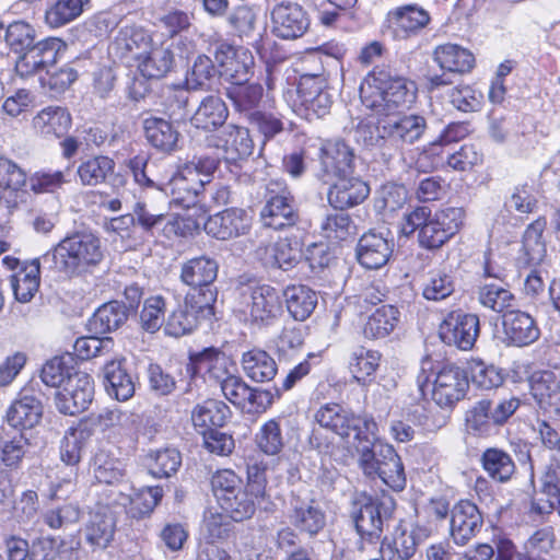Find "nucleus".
Wrapping results in <instances>:
<instances>
[{
    "label": "nucleus",
    "mask_w": 560,
    "mask_h": 560,
    "mask_svg": "<svg viewBox=\"0 0 560 560\" xmlns=\"http://www.w3.org/2000/svg\"><path fill=\"white\" fill-rule=\"evenodd\" d=\"M243 487L242 478L231 469L218 470L211 477V489L219 504Z\"/></svg>",
    "instance_id": "obj_64"
},
{
    "label": "nucleus",
    "mask_w": 560,
    "mask_h": 560,
    "mask_svg": "<svg viewBox=\"0 0 560 560\" xmlns=\"http://www.w3.org/2000/svg\"><path fill=\"white\" fill-rule=\"evenodd\" d=\"M323 235L330 241H345L355 234L357 228L348 213H329L320 224Z\"/></svg>",
    "instance_id": "obj_57"
},
{
    "label": "nucleus",
    "mask_w": 560,
    "mask_h": 560,
    "mask_svg": "<svg viewBox=\"0 0 560 560\" xmlns=\"http://www.w3.org/2000/svg\"><path fill=\"white\" fill-rule=\"evenodd\" d=\"M546 228V220L539 218L527 226L523 235V249L529 264H539L546 255V245L542 241V233Z\"/></svg>",
    "instance_id": "obj_55"
},
{
    "label": "nucleus",
    "mask_w": 560,
    "mask_h": 560,
    "mask_svg": "<svg viewBox=\"0 0 560 560\" xmlns=\"http://www.w3.org/2000/svg\"><path fill=\"white\" fill-rule=\"evenodd\" d=\"M394 250V240L381 232L364 233L357 245V258L366 269H378L385 266Z\"/></svg>",
    "instance_id": "obj_21"
},
{
    "label": "nucleus",
    "mask_w": 560,
    "mask_h": 560,
    "mask_svg": "<svg viewBox=\"0 0 560 560\" xmlns=\"http://www.w3.org/2000/svg\"><path fill=\"white\" fill-rule=\"evenodd\" d=\"M287 308L296 320H305L317 305L316 292L306 285H290L283 291Z\"/></svg>",
    "instance_id": "obj_43"
},
{
    "label": "nucleus",
    "mask_w": 560,
    "mask_h": 560,
    "mask_svg": "<svg viewBox=\"0 0 560 560\" xmlns=\"http://www.w3.org/2000/svg\"><path fill=\"white\" fill-rule=\"evenodd\" d=\"M71 126V116L60 106H49L42 109L33 118V127L37 133L46 138H60Z\"/></svg>",
    "instance_id": "obj_34"
},
{
    "label": "nucleus",
    "mask_w": 560,
    "mask_h": 560,
    "mask_svg": "<svg viewBox=\"0 0 560 560\" xmlns=\"http://www.w3.org/2000/svg\"><path fill=\"white\" fill-rule=\"evenodd\" d=\"M206 183L209 179L194 177L191 171L182 165L167 178L163 192L170 196V203L189 209L201 202Z\"/></svg>",
    "instance_id": "obj_16"
},
{
    "label": "nucleus",
    "mask_w": 560,
    "mask_h": 560,
    "mask_svg": "<svg viewBox=\"0 0 560 560\" xmlns=\"http://www.w3.org/2000/svg\"><path fill=\"white\" fill-rule=\"evenodd\" d=\"M228 97L232 101L236 110L241 113L255 112L262 97V88L258 83H238L226 90Z\"/></svg>",
    "instance_id": "obj_53"
},
{
    "label": "nucleus",
    "mask_w": 560,
    "mask_h": 560,
    "mask_svg": "<svg viewBox=\"0 0 560 560\" xmlns=\"http://www.w3.org/2000/svg\"><path fill=\"white\" fill-rule=\"evenodd\" d=\"M260 502L244 487L236 493L228 497L221 504V509L235 522H243L252 518L256 512V504Z\"/></svg>",
    "instance_id": "obj_52"
},
{
    "label": "nucleus",
    "mask_w": 560,
    "mask_h": 560,
    "mask_svg": "<svg viewBox=\"0 0 560 560\" xmlns=\"http://www.w3.org/2000/svg\"><path fill=\"white\" fill-rule=\"evenodd\" d=\"M372 439L360 441L355 445L360 453L359 466L363 474L372 479L380 478L395 491L404 490L406 475L399 455L389 444L377 443L372 445Z\"/></svg>",
    "instance_id": "obj_4"
},
{
    "label": "nucleus",
    "mask_w": 560,
    "mask_h": 560,
    "mask_svg": "<svg viewBox=\"0 0 560 560\" xmlns=\"http://www.w3.org/2000/svg\"><path fill=\"white\" fill-rule=\"evenodd\" d=\"M337 182L330 186L327 192L329 205L334 209L345 210L363 202L369 194L370 187L358 177L348 175L336 176Z\"/></svg>",
    "instance_id": "obj_23"
},
{
    "label": "nucleus",
    "mask_w": 560,
    "mask_h": 560,
    "mask_svg": "<svg viewBox=\"0 0 560 560\" xmlns=\"http://www.w3.org/2000/svg\"><path fill=\"white\" fill-rule=\"evenodd\" d=\"M480 463L488 476L498 482L509 481L516 470V465L511 454L499 447L485 450L481 454Z\"/></svg>",
    "instance_id": "obj_38"
},
{
    "label": "nucleus",
    "mask_w": 560,
    "mask_h": 560,
    "mask_svg": "<svg viewBox=\"0 0 560 560\" xmlns=\"http://www.w3.org/2000/svg\"><path fill=\"white\" fill-rule=\"evenodd\" d=\"M418 541L413 533L397 530L392 540H384L381 547L383 560H413Z\"/></svg>",
    "instance_id": "obj_48"
},
{
    "label": "nucleus",
    "mask_w": 560,
    "mask_h": 560,
    "mask_svg": "<svg viewBox=\"0 0 560 560\" xmlns=\"http://www.w3.org/2000/svg\"><path fill=\"white\" fill-rule=\"evenodd\" d=\"M258 448L267 455H277L284 446L279 421L270 419L264 423L255 439Z\"/></svg>",
    "instance_id": "obj_62"
},
{
    "label": "nucleus",
    "mask_w": 560,
    "mask_h": 560,
    "mask_svg": "<svg viewBox=\"0 0 560 560\" xmlns=\"http://www.w3.org/2000/svg\"><path fill=\"white\" fill-rule=\"evenodd\" d=\"M40 259L25 262L10 277L11 288L16 301L28 303L39 289Z\"/></svg>",
    "instance_id": "obj_31"
},
{
    "label": "nucleus",
    "mask_w": 560,
    "mask_h": 560,
    "mask_svg": "<svg viewBox=\"0 0 560 560\" xmlns=\"http://www.w3.org/2000/svg\"><path fill=\"white\" fill-rule=\"evenodd\" d=\"M455 281L451 270L445 267L429 271L422 288V295L428 301H442L451 296Z\"/></svg>",
    "instance_id": "obj_50"
},
{
    "label": "nucleus",
    "mask_w": 560,
    "mask_h": 560,
    "mask_svg": "<svg viewBox=\"0 0 560 560\" xmlns=\"http://www.w3.org/2000/svg\"><path fill=\"white\" fill-rule=\"evenodd\" d=\"M492 400L480 399L466 412V427L468 431L480 436L490 435L498 427L499 422L493 419Z\"/></svg>",
    "instance_id": "obj_46"
},
{
    "label": "nucleus",
    "mask_w": 560,
    "mask_h": 560,
    "mask_svg": "<svg viewBox=\"0 0 560 560\" xmlns=\"http://www.w3.org/2000/svg\"><path fill=\"white\" fill-rule=\"evenodd\" d=\"M126 304L110 301L101 305L89 320L90 330L95 334H107L119 329L128 319Z\"/></svg>",
    "instance_id": "obj_36"
},
{
    "label": "nucleus",
    "mask_w": 560,
    "mask_h": 560,
    "mask_svg": "<svg viewBox=\"0 0 560 560\" xmlns=\"http://www.w3.org/2000/svg\"><path fill=\"white\" fill-rule=\"evenodd\" d=\"M464 218L462 208L447 207L432 215L429 207L420 206L404 215L401 232L408 236L419 230V244L428 249H436L459 231Z\"/></svg>",
    "instance_id": "obj_2"
},
{
    "label": "nucleus",
    "mask_w": 560,
    "mask_h": 560,
    "mask_svg": "<svg viewBox=\"0 0 560 560\" xmlns=\"http://www.w3.org/2000/svg\"><path fill=\"white\" fill-rule=\"evenodd\" d=\"M388 19L398 31L404 32L407 36L417 34L431 20L429 12L418 4H407L390 10Z\"/></svg>",
    "instance_id": "obj_39"
},
{
    "label": "nucleus",
    "mask_w": 560,
    "mask_h": 560,
    "mask_svg": "<svg viewBox=\"0 0 560 560\" xmlns=\"http://www.w3.org/2000/svg\"><path fill=\"white\" fill-rule=\"evenodd\" d=\"M272 255L267 264L284 271L294 268L302 258L300 244L289 238H281L272 245Z\"/></svg>",
    "instance_id": "obj_56"
},
{
    "label": "nucleus",
    "mask_w": 560,
    "mask_h": 560,
    "mask_svg": "<svg viewBox=\"0 0 560 560\" xmlns=\"http://www.w3.org/2000/svg\"><path fill=\"white\" fill-rule=\"evenodd\" d=\"M26 172L14 161L0 156V189L4 197L18 198L24 192Z\"/></svg>",
    "instance_id": "obj_49"
},
{
    "label": "nucleus",
    "mask_w": 560,
    "mask_h": 560,
    "mask_svg": "<svg viewBox=\"0 0 560 560\" xmlns=\"http://www.w3.org/2000/svg\"><path fill=\"white\" fill-rule=\"evenodd\" d=\"M400 313L394 305H382L369 316L363 334L370 339L387 337L399 323Z\"/></svg>",
    "instance_id": "obj_45"
},
{
    "label": "nucleus",
    "mask_w": 560,
    "mask_h": 560,
    "mask_svg": "<svg viewBox=\"0 0 560 560\" xmlns=\"http://www.w3.org/2000/svg\"><path fill=\"white\" fill-rule=\"evenodd\" d=\"M288 517L296 529L310 536L318 534L326 524L325 514L318 506L313 502H302L298 497L290 501Z\"/></svg>",
    "instance_id": "obj_28"
},
{
    "label": "nucleus",
    "mask_w": 560,
    "mask_h": 560,
    "mask_svg": "<svg viewBox=\"0 0 560 560\" xmlns=\"http://www.w3.org/2000/svg\"><path fill=\"white\" fill-rule=\"evenodd\" d=\"M262 224L273 230L293 226L299 220V213L287 184L272 179L266 186V203L260 211Z\"/></svg>",
    "instance_id": "obj_8"
},
{
    "label": "nucleus",
    "mask_w": 560,
    "mask_h": 560,
    "mask_svg": "<svg viewBox=\"0 0 560 560\" xmlns=\"http://www.w3.org/2000/svg\"><path fill=\"white\" fill-rule=\"evenodd\" d=\"M230 416L231 410L228 405L221 400L208 399L194 408L191 420L195 427L208 430L223 427Z\"/></svg>",
    "instance_id": "obj_44"
},
{
    "label": "nucleus",
    "mask_w": 560,
    "mask_h": 560,
    "mask_svg": "<svg viewBox=\"0 0 560 560\" xmlns=\"http://www.w3.org/2000/svg\"><path fill=\"white\" fill-rule=\"evenodd\" d=\"M115 161L106 155H95L80 163L77 175L84 186H96L106 182L113 174Z\"/></svg>",
    "instance_id": "obj_47"
},
{
    "label": "nucleus",
    "mask_w": 560,
    "mask_h": 560,
    "mask_svg": "<svg viewBox=\"0 0 560 560\" xmlns=\"http://www.w3.org/2000/svg\"><path fill=\"white\" fill-rule=\"evenodd\" d=\"M166 303L163 296L153 295L144 300L140 312V326L150 334L158 331L165 325Z\"/></svg>",
    "instance_id": "obj_58"
},
{
    "label": "nucleus",
    "mask_w": 560,
    "mask_h": 560,
    "mask_svg": "<svg viewBox=\"0 0 560 560\" xmlns=\"http://www.w3.org/2000/svg\"><path fill=\"white\" fill-rule=\"evenodd\" d=\"M174 66V54L166 47H155L139 63V70L148 79L164 78Z\"/></svg>",
    "instance_id": "obj_51"
},
{
    "label": "nucleus",
    "mask_w": 560,
    "mask_h": 560,
    "mask_svg": "<svg viewBox=\"0 0 560 560\" xmlns=\"http://www.w3.org/2000/svg\"><path fill=\"white\" fill-rule=\"evenodd\" d=\"M242 366L245 374L254 382L273 380L278 368L275 359L264 350L252 349L242 355Z\"/></svg>",
    "instance_id": "obj_41"
},
{
    "label": "nucleus",
    "mask_w": 560,
    "mask_h": 560,
    "mask_svg": "<svg viewBox=\"0 0 560 560\" xmlns=\"http://www.w3.org/2000/svg\"><path fill=\"white\" fill-rule=\"evenodd\" d=\"M43 404L30 389L21 390L19 398L12 402L7 411L8 423L15 429L35 427L42 419Z\"/></svg>",
    "instance_id": "obj_26"
},
{
    "label": "nucleus",
    "mask_w": 560,
    "mask_h": 560,
    "mask_svg": "<svg viewBox=\"0 0 560 560\" xmlns=\"http://www.w3.org/2000/svg\"><path fill=\"white\" fill-rule=\"evenodd\" d=\"M417 85L404 77H393L384 70H373L360 85L362 103L377 112L409 107L417 97Z\"/></svg>",
    "instance_id": "obj_3"
},
{
    "label": "nucleus",
    "mask_w": 560,
    "mask_h": 560,
    "mask_svg": "<svg viewBox=\"0 0 560 560\" xmlns=\"http://www.w3.org/2000/svg\"><path fill=\"white\" fill-rule=\"evenodd\" d=\"M104 385L107 394L119 401H126L135 395L132 376L124 366V361L112 360L103 369Z\"/></svg>",
    "instance_id": "obj_30"
},
{
    "label": "nucleus",
    "mask_w": 560,
    "mask_h": 560,
    "mask_svg": "<svg viewBox=\"0 0 560 560\" xmlns=\"http://www.w3.org/2000/svg\"><path fill=\"white\" fill-rule=\"evenodd\" d=\"M480 332V322L476 314L454 311L447 314L440 325L442 341L460 350H470Z\"/></svg>",
    "instance_id": "obj_12"
},
{
    "label": "nucleus",
    "mask_w": 560,
    "mask_h": 560,
    "mask_svg": "<svg viewBox=\"0 0 560 560\" xmlns=\"http://www.w3.org/2000/svg\"><path fill=\"white\" fill-rule=\"evenodd\" d=\"M114 503L126 506L130 504V514L132 517L142 518L150 515L156 505L160 503L163 497V489L159 486L145 487L140 489L133 498L129 494H125L122 491H118Z\"/></svg>",
    "instance_id": "obj_37"
},
{
    "label": "nucleus",
    "mask_w": 560,
    "mask_h": 560,
    "mask_svg": "<svg viewBox=\"0 0 560 560\" xmlns=\"http://www.w3.org/2000/svg\"><path fill=\"white\" fill-rule=\"evenodd\" d=\"M434 60L448 72L466 73L475 67V57L466 48L455 44H445L435 48Z\"/></svg>",
    "instance_id": "obj_40"
},
{
    "label": "nucleus",
    "mask_w": 560,
    "mask_h": 560,
    "mask_svg": "<svg viewBox=\"0 0 560 560\" xmlns=\"http://www.w3.org/2000/svg\"><path fill=\"white\" fill-rule=\"evenodd\" d=\"M214 59L220 66V74L232 85L248 82L254 67V57L248 49L221 43L215 49Z\"/></svg>",
    "instance_id": "obj_15"
},
{
    "label": "nucleus",
    "mask_w": 560,
    "mask_h": 560,
    "mask_svg": "<svg viewBox=\"0 0 560 560\" xmlns=\"http://www.w3.org/2000/svg\"><path fill=\"white\" fill-rule=\"evenodd\" d=\"M94 395L92 377L82 371L68 374L62 386L56 393V407L63 413L74 416L88 409Z\"/></svg>",
    "instance_id": "obj_11"
},
{
    "label": "nucleus",
    "mask_w": 560,
    "mask_h": 560,
    "mask_svg": "<svg viewBox=\"0 0 560 560\" xmlns=\"http://www.w3.org/2000/svg\"><path fill=\"white\" fill-rule=\"evenodd\" d=\"M325 86V80L320 75L306 74L301 78L298 85V97L308 117L314 115L319 118L329 112L332 100Z\"/></svg>",
    "instance_id": "obj_22"
},
{
    "label": "nucleus",
    "mask_w": 560,
    "mask_h": 560,
    "mask_svg": "<svg viewBox=\"0 0 560 560\" xmlns=\"http://www.w3.org/2000/svg\"><path fill=\"white\" fill-rule=\"evenodd\" d=\"M150 474L158 478H168L175 474L182 465V455L177 448L166 447L158 450L150 455Z\"/></svg>",
    "instance_id": "obj_61"
},
{
    "label": "nucleus",
    "mask_w": 560,
    "mask_h": 560,
    "mask_svg": "<svg viewBox=\"0 0 560 560\" xmlns=\"http://www.w3.org/2000/svg\"><path fill=\"white\" fill-rule=\"evenodd\" d=\"M468 378L458 366L444 365L434 376L432 382L425 377H418V387L422 396L431 394L432 400L442 408H452L456 402L463 399L468 389Z\"/></svg>",
    "instance_id": "obj_6"
},
{
    "label": "nucleus",
    "mask_w": 560,
    "mask_h": 560,
    "mask_svg": "<svg viewBox=\"0 0 560 560\" xmlns=\"http://www.w3.org/2000/svg\"><path fill=\"white\" fill-rule=\"evenodd\" d=\"M147 141L158 151L172 153L178 148L179 132L173 124L161 117H148L143 120Z\"/></svg>",
    "instance_id": "obj_29"
},
{
    "label": "nucleus",
    "mask_w": 560,
    "mask_h": 560,
    "mask_svg": "<svg viewBox=\"0 0 560 560\" xmlns=\"http://www.w3.org/2000/svg\"><path fill=\"white\" fill-rule=\"evenodd\" d=\"M502 325L505 338L517 347L528 346L540 336L535 319L528 313L518 310L505 311Z\"/></svg>",
    "instance_id": "obj_25"
},
{
    "label": "nucleus",
    "mask_w": 560,
    "mask_h": 560,
    "mask_svg": "<svg viewBox=\"0 0 560 560\" xmlns=\"http://www.w3.org/2000/svg\"><path fill=\"white\" fill-rule=\"evenodd\" d=\"M218 271L219 264L215 259L208 256H199L183 264L180 280L194 289V292L188 293L190 296L203 301V294L210 291L214 295L215 303L218 291L213 287V282L218 277Z\"/></svg>",
    "instance_id": "obj_14"
},
{
    "label": "nucleus",
    "mask_w": 560,
    "mask_h": 560,
    "mask_svg": "<svg viewBox=\"0 0 560 560\" xmlns=\"http://www.w3.org/2000/svg\"><path fill=\"white\" fill-rule=\"evenodd\" d=\"M315 421L324 429H327L350 443L368 441L375 438L377 425L373 419L355 416L338 404H326L314 415Z\"/></svg>",
    "instance_id": "obj_5"
},
{
    "label": "nucleus",
    "mask_w": 560,
    "mask_h": 560,
    "mask_svg": "<svg viewBox=\"0 0 560 560\" xmlns=\"http://www.w3.org/2000/svg\"><path fill=\"white\" fill-rule=\"evenodd\" d=\"M236 291L241 304L248 308L255 323L268 325L281 313L279 291L269 284L250 281L242 283Z\"/></svg>",
    "instance_id": "obj_9"
},
{
    "label": "nucleus",
    "mask_w": 560,
    "mask_h": 560,
    "mask_svg": "<svg viewBox=\"0 0 560 560\" xmlns=\"http://www.w3.org/2000/svg\"><path fill=\"white\" fill-rule=\"evenodd\" d=\"M229 109L224 101L217 95L205 97L190 118L192 126L203 130H214L224 127Z\"/></svg>",
    "instance_id": "obj_32"
},
{
    "label": "nucleus",
    "mask_w": 560,
    "mask_h": 560,
    "mask_svg": "<svg viewBox=\"0 0 560 560\" xmlns=\"http://www.w3.org/2000/svg\"><path fill=\"white\" fill-rule=\"evenodd\" d=\"M428 128L422 115L408 114L387 119L382 125L383 137L402 144H413L422 138Z\"/></svg>",
    "instance_id": "obj_24"
},
{
    "label": "nucleus",
    "mask_w": 560,
    "mask_h": 560,
    "mask_svg": "<svg viewBox=\"0 0 560 560\" xmlns=\"http://www.w3.org/2000/svg\"><path fill=\"white\" fill-rule=\"evenodd\" d=\"M395 502L392 498H364L353 510L352 518L360 537L370 544L378 541L383 534L384 523L393 514Z\"/></svg>",
    "instance_id": "obj_10"
},
{
    "label": "nucleus",
    "mask_w": 560,
    "mask_h": 560,
    "mask_svg": "<svg viewBox=\"0 0 560 560\" xmlns=\"http://www.w3.org/2000/svg\"><path fill=\"white\" fill-rule=\"evenodd\" d=\"M320 161L327 175H349L353 171L354 153L343 140H331L322 147Z\"/></svg>",
    "instance_id": "obj_27"
},
{
    "label": "nucleus",
    "mask_w": 560,
    "mask_h": 560,
    "mask_svg": "<svg viewBox=\"0 0 560 560\" xmlns=\"http://www.w3.org/2000/svg\"><path fill=\"white\" fill-rule=\"evenodd\" d=\"M163 166L162 162L152 161L145 154H138L127 163V167L132 173L138 185L145 188H155L161 191H163L168 178L159 172Z\"/></svg>",
    "instance_id": "obj_33"
},
{
    "label": "nucleus",
    "mask_w": 560,
    "mask_h": 560,
    "mask_svg": "<svg viewBox=\"0 0 560 560\" xmlns=\"http://www.w3.org/2000/svg\"><path fill=\"white\" fill-rule=\"evenodd\" d=\"M250 226L252 218L244 209L229 208L209 217L203 229L208 235L226 241L247 234Z\"/></svg>",
    "instance_id": "obj_18"
},
{
    "label": "nucleus",
    "mask_w": 560,
    "mask_h": 560,
    "mask_svg": "<svg viewBox=\"0 0 560 560\" xmlns=\"http://www.w3.org/2000/svg\"><path fill=\"white\" fill-rule=\"evenodd\" d=\"M116 521L107 509L91 513L84 528L86 542L93 548H106L114 537Z\"/></svg>",
    "instance_id": "obj_35"
},
{
    "label": "nucleus",
    "mask_w": 560,
    "mask_h": 560,
    "mask_svg": "<svg viewBox=\"0 0 560 560\" xmlns=\"http://www.w3.org/2000/svg\"><path fill=\"white\" fill-rule=\"evenodd\" d=\"M103 259L100 237L86 230L69 233L42 257L45 268L68 279L91 272Z\"/></svg>",
    "instance_id": "obj_1"
},
{
    "label": "nucleus",
    "mask_w": 560,
    "mask_h": 560,
    "mask_svg": "<svg viewBox=\"0 0 560 560\" xmlns=\"http://www.w3.org/2000/svg\"><path fill=\"white\" fill-rule=\"evenodd\" d=\"M90 436L91 430L88 429L86 425H79L70 429L61 442V460L69 466H75L79 464L81 460L82 450Z\"/></svg>",
    "instance_id": "obj_54"
},
{
    "label": "nucleus",
    "mask_w": 560,
    "mask_h": 560,
    "mask_svg": "<svg viewBox=\"0 0 560 560\" xmlns=\"http://www.w3.org/2000/svg\"><path fill=\"white\" fill-rule=\"evenodd\" d=\"M273 33L283 39L301 37L310 26V19L303 7L296 2H281L271 12Z\"/></svg>",
    "instance_id": "obj_19"
},
{
    "label": "nucleus",
    "mask_w": 560,
    "mask_h": 560,
    "mask_svg": "<svg viewBox=\"0 0 560 560\" xmlns=\"http://www.w3.org/2000/svg\"><path fill=\"white\" fill-rule=\"evenodd\" d=\"M479 302L494 312H504L512 306L514 295L497 282L485 283L479 288Z\"/></svg>",
    "instance_id": "obj_60"
},
{
    "label": "nucleus",
    "mask_w": 560,
    "mask_h": 560,
    "mask_svg": "<svg viewBox=\"0 0 560 560\" xmlns=\"http://www.w3.org/2000/svg\"><path fill=\"white\" fill-rule=\"evenodd\" d=\"M482 525V514L471 501L460 500L451 509L450 536L457 546L467 545Z\"/></svg>",
    "instance_id": "obj_17"
},
{
    "label": "nucleus",
    "mask_w": 560,
    "mask_h": 560,
    "mask_svg": "<svg viewBox=\"0 0 560 560\" xmlns=\"http://www.w3.org/2000/svg\"><path fill=\"white\" fill-rule=\"evenodd\" d=\"M380 360L378 351L360 348L352 353L349 368L358 382H364L366 377L374 374L380 365Z\"/></svg>",
    "instance_id": "obj_63"
},
{
    "label": "nucleus",
    "mask_w": 560,
    "mask_h": 560,
    "mask_svg": "<svg viewBox=\"0 0 560 560\" xmlns=\"http://www.w3.org/2000/svg\"><path fill=\"white\" fill-rule=\"evenodd\" d=\"M214 315V295L207 291L203 301L185 296L184 303L174 308L165 319L164 332L171 337H183L191 334L202 320H209Z\"/></svg>",
    "instance_id": "obj_7"
},
{
    "label": "nucleus",
    "mask_w": 560,
    "mask_h": 560,
    "mask_svg": "<svg viewBox=\"0 0 560 560\" xmlns=\"http://www.w3.org/2000/svg\"><path fill=\"white\" fill-rule=\"evenodd\" d=\"M533 512L545 515L557 511L560 515V470L549 469L542 479L540 497L532 502Z\"/></svg>",
    "instance_id": "obj_42"
},
{
    "label": "nucleus",
    "mask_w": 560,
    "mask_h": 560,
    "mask_svg": "<svg viewBox=\"0 0 560 560\" xmlns=\"http://www.w3.org/2000/svg\"><path fill=\"white\" fill-rule=\"evenodd\" d=\"M207 144L221 150L223 159L228 163L246 160L254 151V141L248 129L232 124L209 136Z\"/></svg>",
    "instance_id": "obj_13"
},
{
    "label": "nucleus",
    "mask_w": 560,
    "mask_h": 560,
    "mask_svg": "<svg viewBox=\"0 0 560 560\" xmlns=\"http://www.w3.org/2000/svg\"><path fill=\"white\" fill-rule=\"evenodd\" d=\"M532 395L548 417L560 416V376L552 371L536 372L530 377Z\"/></svg>",
    "instance_id": "obj_20"
},
{
    "label": "nucleus",
    "mask_w": 560,
    "mask_h": 560,
    "mask_svg": "<svg viewBox=\"0 0 560 560\" xmlns=\"http://www.w3.org/2000/svg\"><path fill=\"white\" fill-rule=\"evenodd\" d=\"M28 439L19 432L11 438H1L0 462L8 468H18L26 454Z\"/></svg>",
    "instance_id": "obj_59"
}]
</instances>
